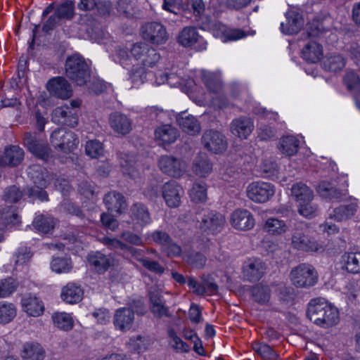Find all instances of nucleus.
Returning a JSON list of instances; mask_svg holds the SVG:
<instances>
[{"mask_svg":"<svg viewBox=\"0 0 360 360\" xmlns=\"http://www.w3.org/2000/svg\"><path fill=\"white\" fill-rule=\"evenodd\" d=\"M307 316L314 324L323 328H330L339 322L338 309L321 297L310 300Z\"/></svg>","mask_w":360,"mask_h":360,"instance_id":"obj_1","label":"nucleus"},{"mask_svg":"<svg viewBox=\"0 0 360 360\" xmlns=\"http://www.w3.org/2000/svg\"><path fill=\"white\" fill-rule=\"evenodd\" d=\"M196 226L202 233L216 234L220 232L226 223L223 214L208 209L199 210L195 214Z\"/></svg>","mask_w":360,"mask_h":360,"instance_id":"obj_2","label":"nucleus"},{"mask_svg":"<svg viewBox=\"0 0 360 360\" xmlns=\"http://www.w3.org/2000/svg\"><path fill=\"white\" fill-rule=\"evenodd\" d=\"M289 276L292 284L297 288H309L316 284L319 278L316 269L307 263L292 268Z\"/></svg>","mask_w":360,"mask_h":360,"instance_id":"obj_3","label":"nucleus"},{"mask_svg":"<svg viewBox=\"0 0 360 360\" xmlns=\"http://www.w3.org/2000/svg\"><path fill=\"white\" fill-rule=\"evenodd\" d=\"M66 76L78 85L86 84L90 77L85 60L78 54L69 56L65 63Z\"/></svg>","mask_w":360,"mask_h":360,"instance_id":"obj_4","label":"nucleus"},{"mask_svg":"<svg viewBox=\"0 0 360 360\" xmlns=\"http://www.w3.org/2000/svg\"><path fill=\"white\" fill-rule=\"evenodd\" d=\"M129 51L134 60L145 68L154 67L160 59V53L143 42L134 44Z\"/></svg>","mask_w":360,"mask_h":360,"instance_id":"obj_5","label":"nucleus"},{"mask_svg":"<svg viewBox=\"0 0 360 360\" xmlns=\"http://www.w3.org/2000/svg\"><path fill=\"white\" fill-rule=\"evenodd\" d=\"M275 186L268 182L262 181L250 184L246 189L248 198L257 203L268 202L275 194Z\"/></svg>","mask_w":360,"mask_h":360,"instance_id":"obj_6","label":"nucleus"},{"mask_svg":"<svg viewBox=\"0 0 360 360\" xmlns=\"http://www.w3.org/2000/svg\"><path fill=\"white\" fill-rule=\"evenodd\" d=\"M148 238L160 246V250L169 257H176L181 255V248L164 231L155 230L148 235Z\"/></svg>","mask_w":360,"mask_h":360,"instance_id":"obj_7","label":"nucleus"},{"mask_svg":"<svg viewBox=\"0 0 360 360\" xmlns=\"http://www.w3.org/2000/svg\"><path fill=\"white\" fill-rule=\"evenodd\" d=\"M307 230L302 225L295 226L291 232L290 246L302 251H317L319 244L307 233Z\"/></svg>","mask_w":360,"mask_h":360,"instance_id":"obj_8","label":"nucleus"},{"mask_svg":"<svg viewBox=\"0 0 360 360\" xmlns=\"http://www.w3.org/2000/svg\"><path fill=\"white\" fill-rule=\"evenodd\" d=\"M158 167L162 173L173 178H180L186 172V162L172 155H162L158 160Z\"/></svg>","mask_w":360,"mask_h":360,"instance_id":"obj_9","label":"nucleus"},{"mask_svg":"<svg viewBox=\"0 0 360 360\" xmlns=\"http://www.w3.org/2000/svg\"><path fill=\"white\" fill-rule=\"evenodd\" d=\"M143 38L155 45H161L167 42L169 34L166 27L160 22H151L141 27Z\"/></svg>","mask_w":360,"mask_h":360,"instance_id":"obj_10","label":"nucleus"},{"mask_svg":"<svg viewBox=\"0 0 360 360\" xmlns=\"http://www.w3.org/2000/svg\"><path fill=\"white\" fill-rule=\"evenodd\" d=\"M51 141L53 146L59 150L69 153L79 143V141L74 132L58 129L51 135Z\"/></svg>","mask_w":360,"mask_h":360,"instance_id":"obj_11","label":"nucleus"},{"mask_svg":"<svg viewBox=\"0 0 360 360\" xmlns=\"http://www.w3.org/2000/svg\"><path fill=\"white\" fill-rule=\"evenodd\" d=\"M230 224L233 229L245 231L254 228L255 219L249 210L238 208L231 214Z\"/></svg>","mask_w":360,"mask_h":360,"instance_id":"obj_12","label":"nucleus"},{"mask_svg":"<svg viewBox=\"0 0 360 360\" xmlns=\"http://www.w3.org/2000/svg\"><path fill=\"white\" fill-rule=\"evenodd\" d=\"M24 146L37 158L47 160L50 154L49 145L39 140L34 134L25 132L23 136Z\"/></svg>","mask_w":360,"mask_h":360,"instance_id":"obj_13","label":"nucleus"},{"mask_svg":"<svg viewBox=\"0 0 360 360\" xmlns=\"http://www.w3.org/2000/svg\"><path fill=\"white\" fill-rule=\"evenodd\" d=\"M150 309L154 316L162 318L169 316V308L165 305L162 292L157 286L151 287L148 291Z\"/></svg>","mask_w":360,"mask_h":360,"instance_id":"obj_14","label":"nucleus"},{"mask_svg":"<svg viewBox=\"0 0 360 360\" xmlns=\"http://www.w3.org/2000/svg\"><path fill=\"white\" fill-rule=\"evenodd\" d=\"M266 269V264L261 259L248 258L243 263V275L247 281H257L264 276Z\"/></svg>","mask_w":360,"mask_h":360,"instance_id":"obj_15","label":"nucleus"},{"mask_svg":"<svg viewBox=\"0 0 360 360\" xmlns=\"http://www.w3.org/2000/svg\"><path fill=\"white\" fill-rule=\"evenodd\" d=\"M184 194L181 186L175 181H169L162 187V196L166 205L172 208L178 207Z\"/></svg>","mask_w":360,"mask_h":360,"instance_id":"obj_16","label":"nucleus"},{"mask_svg":"<svg viewBox=\"0 0 360 360\" xmlns=\"http://www.w3.org/2000/svg\"><path fill=\"white\" fill-rule=\"evenodd\" d=\"M202 142L205 148L214 153H219L226 148L224 136L217 131L209 130L204 133Z\"/></svg>","mask_w":360,"mask_h":360,"instance_id":"obj_17","label":"nucleus"},{"mask_svg":"<svg viewBox=\"0 0 360 360\" xmlns=\"http://www.w3.org/2000/svg\"><path fill=\"white\" fill-rule=\"evenodd\" d=\"M49 93L61 99H68L72 94L70 84L63 77H57L51 79L46 85Z\"/></svg>","mask_w":360,"mask_h":360,"instance_id":"obj_18","label":"nucleus"},{"mask_svg":"<svg viewBox=\"0 0 360 360\" xmlns=\"http://www.w3.org/2000/svg\"><path fill=\"white\" fill-rule=\"evenodd\" d=\"M52 121L63 125L75 127L77 125L78 117L76 111L70 106L58 107L53 110Z\"/></svg>","mask_w":360,"mask_h":360,"instance_id":"obj_19","label":"nucleus"},{"mask_svg":"<svg viewBox=\"0 0 360 360\" xmlns=\"http://www.w3.org/2000/svg\"><path fill=\"white\" fill-rule=\"evenodd\" d=\"M134 319V312L131 308L121 307L117 309L113 317L115 329L122 332L129 330L133 326Z\"/></svg>","mask_w":360,"mask_h":360,"instance_id":"obj_20","label":"nucleus"},{"mask_svg":"<svg viewBox=\"0 0 360 360\" xmlns=\"http://www.w3.org/2000/svg\"><path fill=\"white\" fill-rule=\"evenodd\" d=\"M178 42L184 47H190L196 44H199L198 50L206 49V42L200 37L195 27H184L179 34Z\"/></svg>","mask_w":360,"mask_h":360,"instance_id":"obj_21","label":"nucleus"},{"mask_svg":"<svg viewBox=\"0 0 360 360\" xmlns=\"http://www.w3.org/2000/svg\"><path fill=\"white\" fill-rule=\"evenodd\" d=\"M304 25L302 15L298 12L291 10L285 13V22L281 23V32L287 35L298 33Z\"/></svg>","mask_w":360,"mask_h":360,"instance_id":"obj_22","label":"nucleus"},{"mask_svg":"<svg viewBox=\"0 0 360 360\" xmlns=\"http://www.w3.org/2000/svg\"><path fill=\"white\" fill-rule=\"evenodd\" d=\"M87 261L90 266L96 272L102 274L114 265V259L110 255H106L101 252H95L89 254Z\"/></svg>","mask_w":360,"mask_h":360,"instance_id":"obj_23","label":"nucleus"},{"mask_svg":"<svg viewBox=\"0 0 360 360\" xmlns=\"http://www.w3.org/2000/svg\"><path fill=\"white\" fill-rule=\"evenodd\" d=\"M155 140L159 145H169L174 143L179 136V131L170 124L157 127L154 132Z\"/></svg>","mask_w":360,"mask_h":360,"instance_id":"obj_24","label":"nucleus"},{"mask_svg":"<svg viewBox=\"0 0 360 360\" xmlns=\"http://www.w3.org/2000/svg\"><path fill=\"white\" fill-rule=\"evenodd\" d=\"M231 129L235 136L245 139L254 129L253 121L247 117L234 119L231 122Z\"/></svg>","mask_w":360,"mask_h":360,"instance_id":"obj_25","label":"nucleus"},{"mask_svg":"<svg viewBox=\"0 0 360 360\" xmlns=\"http://www.w3.org/2000/svg\"><path fill=\"white\" fill-rule=\"evenodd\" d=\"M109 124L115 133L121 135L129 134L132 129V123L130 119L119 112H114L110 115Z\"/></svg>","mask_w":360,"mask_h":360,"instance_id":"obj_26","label":"nucleus"},{"mask_svg":"<svg viewBox=\"0 0 360 360\" xmlns=\"http://www.w3.org/2000/svg\"><path fill=\"white\" fill-rule=\"evenodd\" d=\"M103 201L109 211L115 212L119 214L123 213L127 208L124 197L116 191H110L105 194Z\"/></svg>","mask_w":360,"mask_h":360,"instance_id":"obj_27","label":"nucleus"},{"mask_svg":"<svg viewBox=\"0 0 360 360\" xmlns=\"http://www.w3.org/2000/svg\"><path fill=\"white\" fill-rule=\"evenodd\" d=\"M24 158V151L18 146H11L5 148L0 164L4 166L15 167L21 163Z\"/></svg>","mask_w":360,"mask_h":360,"instance_id":"obj_28","label":"nucleus"},{"mask_svg":"<svg viewBox=\"0 0 360 360\" xmlns=\"http://www.w3.org/2000/svg\"><path fill=\"white\" fill-rule=\"evenodd\" d=\"M130 217L134 224L143 227L151 222L148 207L143 203H134L130 208Z\"/></svg>","mask_w":360,"mask_h":360,"instance_id":"obj_29","label":"nucleus"},{"mask_svg":"<svg viewBox=\"0 0 360 360\" xmlns=\"http://www.w3.org/2000/svg\"><path fill=\"white\" fill-rule=\"evenodd\" d=\"M22 305L23 310L30 316H39L44 311V303L35 296H25L22 299Z\"/></svg>","mask_w":360,"mask_h":360,"instance_id":"obj_30","label":"nucleus"},{"mask_svg":"<svg viewBox=\"0 0 360 360\" xmlns=\"http://www.w3.org/2000/svg\"><path fill=\"white\" fill-rule=\"evenodd\" d=\"M288 229L289 227L285 221L276 217L268 218L263 225V231L274 236L283 235Z\"/></svg>","mask_w":360,"mask_h":360,"instance_id":"obj_31","label":"nucleus"},{"mask_svg":"<svg viewBox=\"0 0 360 360\" xmlns=\"http://www.w3.org/2000/svg\"><path fill=\"white\" fill-rule=\"evenodd\" d=\"M177 122L181 129L188 134L193 136L200 131V122L193 115L181 114L177 117Z\"/></svg>","mask_w":360,"mask_h":360,"instance_id":"obj_32","label":"nucleus"},{"mask_svg":"<svg viewBox=\"0 0 360 360\" xmlns=\"http://www.w3.org/2000/svg\"><path fill=\"white\" fill-rule=\"evenodd\" d=\"M83 294V290L79 285L69 283L63 288L61 298L67 303L75 304L82 300Z\"/></svg>","mask_w":360,"mask_h":360,"instance_id":"obj_33","label":"nucleus"},{"mask_svg":"<svg viewBox=\"0 0 360 360\" xmlns=\"http://www.w3.org/2000/svg\"><path fill=\"white\" fill-rule=\"evenodd\" d=\"M45 355V350L37 342L25 343L21 352V356L25 360H43Z\"/></svg>","mask_w":360,"mask_h":360,"instance_id":"obj_34","label":"nucleus"},{"mask_svg":"<svg viewBox=\"0 0 360 360\" xmlns=\"http://www.w3.org/2000/svg\"><path fill=\"white\" fill-rule=\"evenodd\" d=\"M214 35L220 38L222 41L226 42L228 41H236L244 38L247 36V34L240 29H232L224 25H219L217 30L214 32Z\"/></svg>","mask_w":360,"mask_h":360,"instance_id":"obj_35","label":"nucleus"},{"mask_svg":"<svg viewBox=\"0 0 360 360\" xmlns=\"http://www.w3.org/2000/svg\"><path fill=\"white\" fill-rule=\"evenodd\" d=\"M357 209L358 205L356 202H350L335 208L332 213L329 214V216L330 219H334L338 221H342L353 217L356 212Z\"/></svg>","mask_w":360,"mask_h":360,"instance_id":"obj_36","label":"nucleus"},{"mask_svg":"<svg viewBox=\"0 0 360 360\" xmlns=\"http://www.w3.org/2000/svg\"><path fill=\"white\" fill-rule=\"evenodd\" d=\"M302 55L307 62L315 63L323 55L322 46L316 41H310L302 49Z\"/></svg>","mask_w":360,"mask_h":360,"instance_id":"obj_37","label":"nucleus"},{"mask_svg":"<svg viewBox=\"0 0 360 360\" xmlns=\"http://www.w3.org/2000/svg\"><path fill=\"white\" fill-rule=\"evenodd\" d=\"M192 169L197 176L205 177L211 173L212 165L205 155H200L195 158Z\"/></svg>","mask_w":360,"mask_h":360,"instance_id":"obj_38","label":"nucleus"},{"mask_svg":"<svg viewBox=\"0 0 360 360\" xmlns=\"http://www.w3.org/2000/svg\"><path fill=\"white\" fill-rule=\"evenodd\" d=\"M32 177L36 186L28 189V196L30 198L36 197L41 201L48 200V194L44 190V188H46L48 185V181L44 176H41L40 179L38 176H32Z\"/></svg>","mask_w":360,"mask_h":360,"instance_id":"obj_39","label":"nucleus"},{"mask_svg":"<svg viewBox=\"0 0 360 360\" xmlns=\"http://www.w3.org/2000/svg\"><path fill=\"white\" fill-rule=\"evenodd\" d=\"M342 262L346 270L352 274L360 273V252H345L342 256Z\"/></svg>","mask_w":360,"mask_h":360,"instance_id":"obj_40","label":"nucleus"},{"mask_svg":"<svg viewBox=\"0 0 360 360\" xmlns=\"http://www.w3.org/2000/svg\"><path fill=\"white\" fill-rule=\"evenodd\" d=\"M291 193L297 204L302 201L313 200L312 191L304 184L299 182L295 184L291 188Z\"/></svg>","mask_w":360,"mask_h":360,"instance_id":"obj_41","label":"nucleus"},{"mask_svg":"<svg viewBox=\"0 0 360 360\" xmlns=\"http://www.w3.org/2000/svg\"><path fill=\"white\" fill-rule=\"evenodd\" d=\"M253 351L263 360H278V354L268 345L262 342H253Z\"/></svg>","mask_w":360,"mask_h":360,"instance_id":"obj_42","label":"nucleus"},{"mask_svg":"<svg viewBox=\"0 0 360 360\" xmlns=\"http://www.w3.org/2000/svg\"><path fill=\"white\" fill-rule=\"evenodd\" d=\"M299 148V141L292 136L283 137L280 141L279 150L287 156L297 153Z\"/></svg>","mask_w":360,"mask_h":360,"instance_id":"obj_43","label":"nucleus"},{"mask_svg":"<svg viewBox=\"0 0 360 360\" xmlns=\"http://www.w3.org/2000/svg\"><path fill=\"white\" fill-rule=\"evenodd\" d=\"M251 295L255 302L260 304H264L269 301L271 290L268 285L258 284L252 287Z\"/></svg>","mask_w":360,"mask_h":360,"instance_id":"obj_44","label":"nucleus"},{"mask_svg":"<svg viewBox=\"0 0 360 360\" xmlns=\"http://www.w3.org/2000/svg\"><path fill=\"white\" fill-rule=\"evenodd\" d=\"M32 224L38 231L49 233L53 229L55 221L53 217L39 215L34 218Z\"/></svg>","mask_w":360,"mask_h":360,"instance_id":"obj_45","label":"nucleus"},{"mask_svg":"<svg viewBox=\"0 0 360 360\" xmlns=\"http://www.w3.org/2000/svg\"><path fill=\"white\" fill-rule=\"evenodd\" d=\"M167 334L170 339L169 345L176 352L188 353L190 351L189 345L178 336L173 328H168Z\"/></svg>","mask_w":360,"mask_h":360,"instance_id":"obj_46","label":"nucleus"},{"mask_svg":"<svg viewBox=\"0 0 360 360\" xmlns=\"http://www.w3.org/2000/svg\"><path fill=\"white\" fill-rule=\"evenodd\" d=\"M317 192L322 198L330 200H338L341 197L340 192L326 181H322L319 184Z\"/></svg>","mask_w":360,"mask_h":360,"instance_id":"obj_47","label":"nucleus"},{"mask_svg":"<svg viewBox=\"0 0 360 360\" xmlns=\"http://www.w3.org/2000/svg\"><path fill=\"white\" fill-rule=\"evenodd\" d=\"M17 309L13 303L0 302V323H8L16 316Z\"/></svg>","mask_w":360,"mask_h":360,"instance_id":"obj_48","label":"nucleus"},{"mask_svg":"<svg viewBox=\"0 0 360 360\" xmlns=\"http://www.w3.org/2000/svg\"><path fill=\"white\" fill-rule=\"evenodd\" d=\"M54 324L60 329L70 330L73 327V320L69 314L65 312H56L52 315Z\"/></svg>","mask_w":360,"mask_h":360,"instance_id":"obj_49","label":"nucleus"},{"mask_svg":"<svg viewBox=\"0 0 360 360\" xmlns=\"http://www.w3.org/2000/svg\"><path fill=\"white\" fill-rule=\"evenodd\" d=\"M297 212L304 217L314 218L318 215L319 207L313 200H307L297 204Z\"/></svg>","mask_w":360,"mask_h":360,"instance_id":"obj_50","label":"nucleus"},{"mask_svg":"<svg viewBox=\"0 0 360 360\" xmlns=\"http://www.w3.org/2000/svg\"><path fill=\"white\" fill-rule=\"evenodd\" d=\"M323 65L328 71L336 72L345 67V60L340 54L330 55L326 58Z\"/></svg>","mask_w":360,"mask_h":360,"instance_id":"obj_51","label":"nucleus"},{"mask_svg":"<svg viewBox=\"0 0 360 360\" xmlns=\"http://www.w3.org/2000/svg\"><path fill=\"white\" fill-rule=\"evenodd\" d=\"M184 260L193 268H202L207 261L206 257L198 252H191L183 255Z\"/></svg>","mask_w":360,"mask_h":360,"instance_id":"obj_52","label":"nucleus"},{"mask_svg":"<svg viewBox=\"0 0 360 360\" xmlns=\"http://www.w3.org/2000/svg\"><path fill=\"white\" fill-rule=\"evenodd\" d=\"M189 195L194 202H202L207 199V186L205 183H194L189 191Z\"/></svg>","mask_w":360,"mask_h":360,"instance_id":"obj_53","label":"nucleus"},{"mask_svg":"<svg viewBox=\"0 0 360 360\" xmlns=\"http://www.w3.org/2000/svg\"><path fill=\"white\" fill-rule=\"evenodd\" d=\"M18 282L13 278H7L0 281V297L5 298L11 296L16 291Z\"/></svg>","mask_w":360,"mask_h":360,"instance_id":"obj_54","label":"nucleus"},{"mask_svg":"<svg viewBox=\"0 0 360 360\" xmlns=\"http://www.w3.org/2000/svg\"><path fill=\"white\" fill-rule=\"evenodd\" d=\"M101 7L104 8L103 11H99L101 14L104 15L109 12V6H107L105 3L100 1V0H80L77 4L78 9L84 11H91L96 8L99 10Z\"/></svg>","mask_w":360,"mask_h":360,"instance_id":"obj_55","label":"nucleus"},{"mask_svg":"<svg viewBox=\"0 0 360 360\" xmlns=\"http://www.w3.org/2000/svg\"><path fill=\"white\" fill-rule=\"evenodd\" d=\"M55 13L60 19L70 20L75 15V4L72 1H66L59 5Z\"/></svg>","mask_w":360,"mask_h":360,"instance_id":"obj_56","label":"nucleus"},{"mask_svg":"<svg viewBox=\"0 0 360 360\" xmlns=\"http://www.w3.org/2000/svg\"><path fill=\"white\" fill-rule=\"evenodd\" d=\"M127 344L129 349L139 354L146 352L148 348V341L141 335L131 337Z\"/></svg>","mask_w":360,"mask_h":360,"instance_id":"obj_57","label":"nucleus"},{"mask_svg":"<svg viewBox=\"0 0 360 360\" xmlns=\"http://www.w3.org/2000/svg\"><path fill=\"white\" fill-rule=\"evenodd\" d=\"M51 269L56 273H68L72 268V262L70 259L63 257L54 258L51 262Z\"/></svg>","mask_w":360,"mask_h":360,"instance_id":"obj_58","label":"nucleus"},{"mask_svg":"<svg viewBox=\"0 0 360 360\" xmlns=\"http://www.w3.org/2000/svg\"><path fill=\"white\" fill-rule=\"evenodd\" d=\"M85 152L87 155L92 158H97L103 155V144L97 140H91L86 142Z\"/></svg>","mask_w":360,"mask_h":360,"instance_id":"obj_59","label":"nucleus"},{"mask_svg":"<svg viewBox=\"0 0 360 360\" xmlns=\"http://www.w3.org/2000/svg\"><path fill=\"white\" fill-rule=\"evenodd\" d=\"M22 196V193L16 186H12L7 188L3 195V199L8 203H15L18 202Z\"/></svg>","mask_w":360,"mask_h":360,"instance_id":"obj_60","label":"nucleus"},{"mask_svg":"<svg viewBox=\"0 0 360 360\" xmlns=\"http://www.w3.org/2000/svg\"><path fill=\"white\" fill-rule=\"evenodd\" d=\"M32 254L29 248L25 246L20 247L15 253V264L23 265L30 261Z\"/></svg>","mask_w":360,"mask_h":360,"instance_id":"obj_61","label":"nucleus"},{"mask_svg":"<svg viewBox=\"0 0 360 360\" xmlns=\"http://www.w3.org/2000/svg\"><path fill=\"white\" fill-rule=\"evenodd\" d=\"M146 78L145 67L132 68L129 72V79L134 85L143 84Z\"/></svg>","mask_w":360,"mask_h":360,"instance_id":"obj_62","label":"nucleus"},{"mask_svg":"<svg viewBox=\"0 0 360 360\" xmlns=\"http://www.w3.org/2000/svg\"><path fill=\"white\" fill-rule=\"evenodd\" d=\"M344 82L349 89H356L360 87L359 75L354 72H348L344 77Z\"/></svg>","mask_w":360,"mask_h":360,"instance_id":"obj_63","label":"nucleus"},{"mask_svg":"<svg viewBox=\"0 0 360 360\" xmlns=\"http://www.w3.org/2000/svg\"><path fill=\"white\" fill-rule=\"evenodd\" d=\"M258 137L263 141H268L276 137V131L269 125H261L258 129Z\"/></svg>","mask_w":360,"mask_h":360,"instance_id":"obj_64","label":"nucleus"}]
</instances>
